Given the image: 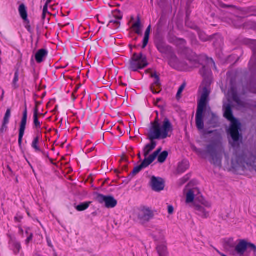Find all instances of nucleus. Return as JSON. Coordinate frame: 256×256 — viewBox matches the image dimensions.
Wrapping results in <instances>:
<instances>
[{
    "mask_svg": "<svg viewBox=\"0 0 256 256\" xmlns=\"http://www.w3.org/2000/svg\"><path fill=\"white\" fill-rule=\"evenodd\" d=\"M196 214L202 218H207L210 216L212 207L211 203L205 200H202L200 204L194 206Z\"/></svg>",
    "mask_w": 256,
    "mask_h": 256,
    "instance_id": "obj_6",
    "label": "nucleus"
},
{
    "mask_svg": "<svg viewBox=\"0 0 256 256\" xmlns=\"http://www.w3.org/2000/svg\"><path fill=\"white\" fill-rule=\"evenodd\" d=\"M27 110L25 109L23 113L22 118L20 122V132H19V136H18V144L20 145L22 144V138L24 134V130L26 129V124L27 122Z\"/></svg>",
    "mask_w": 256,
    "mask_h": 256,
    "instance_id": "obj_13",
    "label": "nucleus"
},
{
    "mask_svg": "<svg viewBox=\"0 0 256 256\" xmlns=\"http://www.w3.org/2000/svg\"><path fill=\"white\" fill-rule=\"evenodd\" d=\"M218 254H219L221 256H226L225 254H224L221 253V252H218Z\"/></svg>",
    "mask_w": 256,
    "mask_h": 256,
    "instance_id": "obj_51",
    "label": "nucleus"
},
{
    "mask_svg": "<svg viewBox=\"0 0 256 256\" xmlns=\"http://www.w3.org/2000/svg\"><path fill=\"white\" fill-rule=\"evenodd\" d=\"M234 100H235V101H236V102H238V101H237V100H236V98H234Z\"/></svg>",
    "mask_w": 256,
    "mask_h": 256,
    "instance_id": "obj_55",
    "label": "nucleus"
},
{
    "mask_svg": "<svg viewBox=\"0 0 256 256\" xmlns=\"http://www.w3.org/2000/svg\"><path fill=\"white\" fill-rule=\"evenodd\" d=\"M195 150H196V152H198V149H196V148H195Z\"/></svg>",
    "mask_w": 256,
    "mask_h": 256,
    "instance_id": "obj_54",
    "label": "nucleus"
},
{
    "mask_svg": "<svg viewBox=\"0 0 256 256\" xmlns=\"http://www.w3.org/2000/svg\"><path fill=\"white\" fill-rule=\"evenodd\" d=\"M46 14H44V13H42V19H45Z\"/></svg>",
    "mask_w": 256,
    "mask_h": 256,
    "instance_id": "obj_50",
    "label": "nucleus"
},
{
    "mask_svg": "<svg viewBox=\"0 0 256 256\" xmlns=\"http://www.w3.org/2000/svg\"><path fill=\"white\" fill-rule=\"evenodd\" d=\"M138 157H139L140 158V153H139V154H138Z\"/></svg>",
    "mask_w": 256,
    "mask_h": 256,
    "instance_id": "obj_53",
    "label": "nucleus"
},
{
    "mask_svg": "<svg viewBox=\"0 0 256 256\" xmlns=\"http://www.w3.org/2000/svg\"><path fill=\"white\" fill-rule=\"evenodd\" d=\"M157 251L160 256H168L167 248L164 244L158 246Z\"/></svg>",
    "mask_w": 256,
    "mask_h": 256,
    "instance_id": "obj_27",
    "label": "nucleus"
},
{
    "mask_svg": "<svg viewBox=\"0 0 256 256\" xmlns=\"http://www.w3.org/2000/svg\"><path fill=\"white\" fill-rule=\"evenodd\" d=\"M150 26H149L146 30L144 36H150Z\"/></svg>",
    "mask_w": 256,
    "mask_h": 256,
    "instance_id": "obj_41",
    "label": "nucleus"
},
{
    "mask_svg": "<svg viewBox=\"0 0 256 256\" xmlns=\"http://www.w3.org/2000/svg\"><path fill=\"white\" fill-rule=\"evenodd\" d=\"M153 238L156 240H162L164 238V234L161 230H158L152 234Z\"/></svg>",
    "mask_w": 256,
    "mask_h": 256,
    "instance_id": "obj_29",
    "label": "nucleus"
},
{
    "mask_svg": "<svg viewBox=\"0 0 256 256\" xmlns=\"http://www.w3.org/2000/svg\"><path fill=\"white\" fill-rule=\"evenodd\" d=\"M162 148H160L150 154L148 158H145L140 164L134 168L132 170L133 174H136L140 172L143 168H147L157 158V156L161 152Z\"/></svg>",
    "mask_w": 256,
    "mask_h": 256,
    "instance_id": "obj_8",
    "label": "nucleus"
},
{
    "mask_svg": "<svg viewBox=\"0 0 256 256\" xmlns=\"http://www.w3.org/2000/svg\"><path fill=\"white\" fill-rule=\"evenodd\" d=\"M218 122V116L216 114H212L211 120H210V122H208V124L210 125L212 127L214 128L217 126Z\"/></svg>",
    "mask_w": 256,
    "mask_h": 256,
    "instance_id": "obj_31",
    "label": "nucleus"
},
{
    "mask_svg": "<svg viewBox=\"0 0 256 256\" xmlns=\"http://www.w3.org/2000/svg\"><path fill=\"white\" fill-rule=\"evenodd\" d=\"M14 252L16 254L18 253L20 250V249L21 248L20 244L18 242H16L14 244Z\"/></svg>",
    "mask_w": 256,
    "mask_h": 256,
    "instance_id": "obj_36",
    "label": "nucleus"
},
{
    "mask_svg": "<svg viewBox=\"0 0 256 256\" xmlns=\"http://www.w3.org/2000/svg\"><path fill=\"white\" fill-rule=\"evenodd\" d=\"M10 116L11 110L10 108H8L7 110L5 116H4L3 122H4L5 124H8Z\"/></svg>",
    "mask_w": 256,
    "mask_h": 256,
    "instance_id": "obj_33",
    "label": "nucleus"
},
{
    "mask_svg": "<svg viewBox=\"0 0 256 256\" xmlns=\"http://www.w3.org/2000/svg\"><path fill=\"white\" fill-rule=\"evenodd\" d=\"M212 159L210 161L216 166L219 167L222 165V156L214 152L212 154Z\"/></svg>",
    "mask_w": 256,
    "mask_h": 256,
    "instance_id": "obj_24",
    "label": "nucleus"
},
{
    "mask_svg": "<svg viewBox=\"0 0 256 256\" xmlns=\"http://www.w3.org/2000/svg\"><path fill=\"white\" fill-rule=\"evenodd\" d=\"M18 76H19L18 72L17 70L16 72L14 74V77L13 82H12L13 85L15 88L16 87V84H17L18 82Z\"/></svg>",
    "mask_w": 256,
    "mask_h": 256,
    "instance_id": "obj_35",
    "label": "nucleus"
},
{
    "mask_svg": "<svg viewBox=\"0 0 256 256\" xmlns=\"http://www.w3.org/2000/svg\"><path fill=\"white\" fill-rule=\"evenodd\" d=\"M48 51L44 49H40L35 55V58L38 63H41L48 55Z\"/></svg>",
    "mask_w": 256,
    "mask_h": 256,
    "instance_id": "obj_19",
    "label": "nucleus"
},
{
    "mask_svg": "<svg viewBox=\"0 0 256 256\" xmlns=\"http://www.w3.org/2000/svg\"><path fill=\"white\" fill-rule=\"evenodd\" d=\"M154 216L152 210L148 207L141 206L135 209L132 217L134 220L144 224L149 222Z\"/></svg>",
    "mask_w": 256,
    "mask_h": 256,
    "instance_id": "obj_4",
    "label": "nucleus"
},
{
    "mask_svg": "<svg viewBox=\"0 0 256 256\" xmlns=\"http://www.w3.org/2000/svg\"><path fill=\"white\" fill-rule=\"evenodd\" d=\"M156 43V46L158 51L162 54H166L170 50L169 46H168L162 40L157 41Z\"/></svg>",
    "mask_w": 256,
    "mask_h": 256,
    "instance_id": "obj_20",
    "label": "nucleus"
},
{
    "mask_svg": "<svg viewBox=\"0 0 256 256\" xmlns=\"http://www.w3.org/2000/svg\"><path fill=\"white\" fill-rule=\"evenodd\" d=\"M150 76L154 78V82L150 87L151 90L154 94H158L159 92L155 90L154 89L155 88H160V86L159 77L156 73H152Z\"/></svg>",
    "mask_w": 256,
    "mask_h": 256,
    "instance_id": "obj_18",
    "label": "nucleus"
},
{
    "mask_svg": "<svg viewBox=\"0 0 256 256\" xmlns=\"http://www.w3.org/2000/svg\"><path fill=\"white\" fill-rule=\"evenodd\" d=\"M52 0H46L44 6H48L49 4L52 2Z\"/></svg>",
    "mask_w": 256,
    "mask_h": 256,
    "instance_id": "obj_47",
    "label": "nucleus"
},
{
    "mask_svg": "<svg viewBox=\"0 0 256 256\" xmlns=\"http://www.w3.org/2000/svg\"><path fill=\"white\" fill-rule=\"evenodd\" d=\"M149 37L150 36H144V38L143 40L142 48H144L148 44V40H149Z\"/></svg>",
    "mask_w": 256,
    "mask_h": 256,
    "instance_id": "obj_37",
    "label": "nucleus"
},
{
    "mask_svg": "<svg viewBox=\"0 0 256 256\" xmlns=\"http://www.w3.org/2000/svg\"><path fill=\"white\" fill-rule=\"evenodd\" d=\"M173 130L172 124L168 118H164L162 122L156 120L152 124L148 136L150 140H164L170 137Z\"/></svg>",
    "mask_w": 256,
    "mask_h": 256,
    "instance_id": "obj_1",
    "label": "nucleus"
},
{
    "mask_svg": "<svg viewBox=\"0 0 256 256\" xmlns=\"http://www.w3.org/2000/svg\"><path fill=\"white\" fill-rule=\"evenodd\" d=\"M160 100V99H158V102Z\"/></svg>",
    "mask_w": 256,
    "mask_h": 256,
    "instance_id": "obj_56",
    "label": "nucleus"
},
{
    "mask_svg": "<svg viewBox=\"0 0 256 256\" xmlns=\"http://www.w3.org/2000/svg\"><path fill=\"white\" fill-rule=\"evenodd\" d=\"M48 6H44L42 12V13H44V14H49L48 12Z\"/></svg>",
    "mask_w": 256,
    "mask_h": 256,
    "instance_id": "obj_43",
    "label": "nucleus"
},
{
    "mask_svg": "<svg viewBox=\"0 0 256 256\" xmlns=\"http://www.w3.org/2000/svg\"><path fill=\"white\" fill-rule=\"evenodd\" d=\"M150 186L155 192H159L162 190L164 188V181L162 178L152 176L150 182Z\"/></svg>",
    "mask_w": 256,
    "mask_h": 256,
    "instance_id": "obj_12",
    "label": "nucleus"
},
{
    "mask_svg": "<svg viewBox=\"0 0 256 256\" xmlns=\"http://www.w3.org/2000/svg\"><path fill=\"white\" fill-rule=\"evenodd\" d=\"M112 16L114 19L110 21L109 25L111 26H114V29H117L120 26V21L122 18V15L120 10H116L113 12Z\"/></svg>",
    "mask_w": 256,
    "mask_h": 256,
    "instance_id": "obj_14",
    "label": "nucleus"
},
{
    "mask_svg": "<svg viewBox=\"0 0 256 256\" xmlns=\"http://www.w3.org/2000/svg\"><path fill=\"white\" fill-rule=\"evenodd\" d=\"M189 178V177L187 175V176H186L183 178H182V180H184V182L183 183H184L186 182L188 180V179Z\"/></svg>",
    "mask_w": 256,
    "mask_h": 256,
    "instance_id": "obj_46",
    "label": "nucleus"
},
{
    "mask_svg": "<svg viewBox=\"0 0 256 256\" xmlns=\"http://www.w3.org/2000/svg\"><path fill=\"white\" fill-rule=\"evenodd\" d=\"M200 39H202V40H204V41H206V40H207L206 38H202V36H201V35H200Z\"/></svg>",
    "mask_w": 256,
    "mask_h": 256,
    "instance_id": "obj_48",
    "label": "nucleus"
},
{
    "mask_svg": "<svg viewBox=\"0 0 256 256\" xmlns=\"http://www.w3.org/2000/svg\"><path fill=\"white\" fill-rule=\"evenodd\" d=\"M169 64L174 68L178 70H186L188 66L184 62H180L175 55H172L169 60Z\"/></svg>",
    "mask_w": 256,
    "mask_h": 256,
    "instance_id": "obj_11",
    "label": "nucleus"
},
{
    "mask_svg": "<svg viewBox=\"0 0 256 256\" xmlns=\"http://www.w3.org/2000/svg\"><path fill=\"white\" fill-rule=\"evenodd\" d=\"M232 168H238V166L239 165V164L238 162L236 164L234 163V160H232Z\"/></svg>",
    "mask_w": 256,
    "mask_h": 256,
    "instance_id": "obj_44",
    "label": "nucleus"
},
{
    "mask_svg": "<svg viewBox=\"0 0 256 256\" xmlns=\"http://www.w3.org/2000/svg\"><path fill=\"white\" fill-rule=\"evenodd\" d=\"M248 44L253 52V55L249 62L250 69H252L256 66V40H250Z\"/></svg>",
    "mask_w": 256,
    "mask_h": 256,
    "instance_id": "obj_16",
    "label": "nucleus"
},
{
    "mask_svg": "<svg viewBox=\"0 0 256 256\" xmlns=\"http://www.w3.org/2000/svg\"><path fill=\"white\" fill-rule=\"evenodd\" d=\"M168 213L170 214H173L174 211V207L172 205H169L168 208Z\"/></svg>",
    "mask_w": 256,
    "mask_h": 256,
    "instance_id": "obj_40",
    "label": "nucleus"
},
{
    "mask_svg": "<svg viewBox=\"0 0 256 256\" xmlns=\"http://www.w3.org/2000/svg\"><path fill=\"white\" fill-rule=\"evenodd\" d=\"M210 83L204 81L200 86L199 92L200 93V98L198 102V108H205L208 97L210 92Z\"/></svg>",
    "mask_w": 256,
    "mask_h": 256,
    "instance_id": "obj_7",
    "label": "nucleus"
},
{
    "mask_svg": "<svg viewBox=\"0 0 256 256\" xmlns=\"http://www.w3.org/2000/svg\"><path fill=\"white\" fill-rule=\"evenodd\" d=\"M42 115V114L38 112L37 108L34 110V127L37 129L38 133H41L40 130L41 129V123L38 120V116Z\"/></svg>",
    "mask_w": 256,
    "mask_h": 256,
    "instance_id": "obj_17",
    "label": "nucleus"
},
{
    "mask_svg": "<svg viewBox=\"0 0 256 256\" xmlns=\"http://www.w3.org/2000/svg\"><path fill=\"white\" fill-rule=\"evenodd\" d=\"M40 140V134L38 133L37 136L34 138L32 143V147L35 150L36 152H40L42 150L39 146V142Z\"/></svg>",
    "mask_w": 256,
    "mask_h": 256,
    "instance_id": "obj_23",
    "label": "nucleus"
},
{
    "mask_svg": "<svg viewBox=\"0 0 256 256\" xmlns=\"http://www.w3.org/2000/svg\"><path fill=\"white\" fill-rule=\"evenodd\" d=\"M210 62H211L212 64L214 66H215V64L212 59L210 60ZM214 67H216V66H214Z\"/></svg>",
    "mask_w": 256,
    "mask_h": 256,
    "instance_id": "obj_49",
    "label": "nucleus"
},
{
    "mask_svg": "<svg viewBox=\"0 0 256 256\" xmlns=\"http://www.w3.org/2000/svg\"><path fill=\"white\" fill-rule=\"evenodd\" d=\"M18 12L21 18L24 20H28V14L26 8L24 4H21L18 8Z\"/></svg>",
    "mask_w": 256,
    "mask_h": 256,
    "instance_id": "obj_26",
    "label": "nucleus"
},
{
    "mask_svg": "<svg viewBox=\"0 0 256 256\" xmlns=\"http://www.w3.org/2000/svg\"><path fill=\"white\" fill-rule=\"evenodd\" d=\"M238 22V23H236V22H233L232 21V23L236 28H240L242 24V22H243V20L242 18H236Z\"/></svg>",
    "mask_w": 256,
    "mask_h": 256,
    "instance_id": "obj_34",
    "label": "nucleus"
},
{
    "mask_svg": "<svg viewBox=\"0 0 256 256\" xmlns=\"http://www.w3.org/2000/svg\"><path fill=\"white\" fill-rule=\"evenodd\" d=\"M200 73L204 78V81L206 80V82H210L209 78L211 76L212 72L208 67L206 66H203L200 70Z\"/></svg>",
    "mask_w": 256,
    "mask_h": 256,
    "instance_id": "obj_22",
    "label": "nucleus"
},
{
    "mask_svg": "<svg viewBox=\"0 0 256 256\" xmlns=\"http://www.w3.org/2000/svg\"><path fill=\"white\" fill-rule=\"evenodd\" d=\"M4 93V90L0 88V100H2V98Z\"/></svg>",
    "mask_w": 256,
    "mask_h": 256,
    "instance_id": "obj_45",
    "label": "nucleus"
},
{
    "mask_svg": "<svg viewBox=\"0 0 256 256\" xmlns=\"http://www.w3.org/2000/svg\"><path fill=\"white\" fill-rule=\"evenodd\" d=\"M96 200L100 204H104L107 208H114L117 204V200L112 196H105L102 194H97Z\"/></svg>",
    "mask_w": 256,
    "mask_h": 256,
    "instance_id": "obj_9",
    "label": "nucleus"
},
{
    "mask_svg": "<svg viewBox=\"0 0 256 256\" xmlns=\"http://www.w3.org/2000/svg\"><path fill=\"white\" fill-rule=\"evenodd\" d=\"M90 204V202H86L80 204L76 206V209L79 212L84 211L89 207Z\"/></svg>",
    "mask_w": 256,
    "mask_h": 256,
    "instance_id": "obj_32",
    "label": "nucleus"
},
{
    "mask_svg": "<svg viewBox=\"0 0 256 256\" xmlns=\"http://www.w3.org/2000/svg\"><path fill=\"white\" fill-rule=\"evenodd\" d=\"M148 65L146 57L142 53L134 54L130 62L129 68L133 72H137Z\"/></svg>",
    "mask_w": 256,
    "mask_h": 256,
    "instance_id": "obj_5",
    "label": "nucleus"
},
{
    "mask_svg": "<svg viewBox=\"0 0 256 256\" xmlns=\"http://www.w3.org/2000/svg\"><path fill=\"white\" fill-rule=\"evenodd\" d=\"M224 116L231 122L229 130L230 136L234 142H237L239 140L240 134L238 130L240 129V123L234 118L229 104H224Z\"/></svg>",
    "mask_w": 256,
    "mask_h": 256,
    "instance_id": "obj_2",
    "label": "nucleus"
},
{
    "mask_svg": "<svg viewBox=\"0 0 256 256\" xmlns=\"http://www.w3.org/2000/svg\"><path fill=\"white\" fill-rule=\"evenodd\" d=\"M33 234H31L30 236L27 238L26 240V242L27 244H28L32 239Z\"/></svg>",
    "mask_w": 256,
    "mask_h": 256,
    "instance_id": "obj_42",
    "label": "nucleus"
},
{
    "mask_svg": "<svg viewBox=\"0 0 256 256\" xmlns=\"http://www.w3.org/2000/svg\"><path fill=\"white\" fill-rule=\"evenodd\" d=\"M256 254V246L244 240H240L232 251L234 256H254Z\"/></svg>",
    "mask_w": 256,
    "mask_h": 256,
    "instance_id": "obj_3",
    "label": "nucleus"
},
{
    "mask_svg": "<svg viewBox=\"0 0 256 256\" xmlns=\"http://www.w3.org/2000/svg\"><path fill=\"white\" fill-rule=\"evenodd\" d=\"M168 156V152L166 151H164L160 154H158L157 157L158 162L160 163H163L165 162Z\"/></svg>",
    "mask_w": 256,
    "mask_h": 256,
    "instance_id": "obj_30",
    "label": "nucleus"
},
{
    "mask_svg": "<svg viewBox=\"0 0 256 256\" xmlns=\"http://www.w3.org/2000/svg\"><path fill=\"white\" fill-rule=\"evenodd\" d=\"M184 194L186 196V203L190 204L194 202L195 198H199L200 192L197 188H190L189 186H187L184 190Z\"/></svg>",
    "mask_w": 256,
    "mask_h": 256,
    "instance_id": "obj_10",
    "label": "nucleus"
},
{
    "mask_svg": "<svg viewBox=\"0 0 256 256\" xmlns=\"http://www.w3.org/2000/svg\"><path fill=\"white\" fill-rule=\"evenodd\" d=\"M151 141V142L147 144L144 148V155L145 158H147V156L155 148L156 146V142H154V140Z\"/></svg>",
    "mask_w": 256,
    "mask_h": 256,
    "instance_id": "obj_21",
    "label": "nucleus"
},
{
    "mask_svg": "<svg viewBox=\"0 0 256 256\" xmlns=\"http://www.w3.org/2000/svg\"><path fill=\"white\" fill-rule=\"evenodd\" d=\"M189 168V162L186 160H182L180 162L178 167V173H183Z\"/></svg>",
    "mask_w": 256,
    "mask_h": 256,
    "instance_id": "obj_25",
    "label": "nucleus"
},
{
    "mask_svg": "<svg viewBox=\"0 0 256 256\" xmlns=\"http://www.w3.org/2000/svg\"><path fill=\"white\" fill-rule=\"evenodd\" d=\"M250 91H251L252 92L256 93V90H253V89H252V90H250Z\"/></svg>",
    "mask_w": 256,
    "mask_h": 256,
    "instance_id": "obj_52",
    "label": "nucleus"
},
{
    "mask_svg": "<svg viewBox=\"0 0 256 256\" xmlns=\"http://www.w3.org/2000/svg\"><path fill=\"white\" fill-rule=\"evenodd\" d=\"M185 88V84H182L178 88V92H177V96H180L181 94L182 93V92H183L184 88Z\"/></svg>",
    "mask_w": 256,
    "mask_h": 256,
    "instance_id": "obj_39",
    "label": "nucleus"
},
{
    "mask_svg": "<svg viewBox=\"0 0 256 256\" xmlns=\"http://www.w3.org/2000/svg\"><path fill=\"white\" fill-rule=\"evenodd\" d=\"M132 28L137 34H141V24L139 18L138 20L132 25Z\"/></svg>",
    "mask_w": 256,
    "mask_h": 256,
    "instance_id": "obj_28",
    "label": "nucleus"
},
{
    "mask_svg": "<svg viewBox=\"0 0 256 256\" xmlns=\"http://www.w3.org/2000/svg\"><path fill=\"white\" fill-rule=\"evenodd\" d=\"M205 108H198L196 120V126L200 131H202L204 128V123L203 120V112Z\"/></svg>",
    "mask_w": 256,
    "mask_h": 256,
    "instance_id": "obj_15",
    "label": "nucleus"
},
{
    "mask_svg": "<svg viewBox=\"0 0 256 256\" xmlns=\"http://www.w3.org/2000/svg\"><path fill=\"white\" fill-rule=\"evenodd\" d=\"M5 124L4 122L2 123V128H0V132L1 133H4L7 130V124Z\"/></svg>",
    "mask_w": 256,
    "mask_h": 256,
    "instance_id": "obj_38",
    "label": "nucleus"
}]
</instances>
